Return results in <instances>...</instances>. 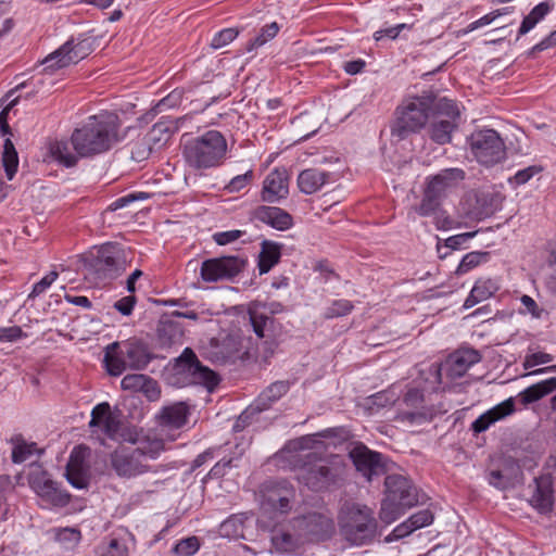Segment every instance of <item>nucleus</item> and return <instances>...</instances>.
<instances>
[{"label":"nucleus","mask_w":556,"mask_h":556,"mask_svg":"<svg viewBox=\"0 0 556 556\" xmlns=\"http://www.w3.org/2000/svg\"><path fill=\"white\" fill-rule=\"evenodd\" d=\"M118 117L112 113L89 116L87 122L76 128L71 142L77 155L88 157L110 150L118 140Z\"/></svg>","instance_id":"nucleus-1"},{"label":"nucleus","mask_w":556,"mask_h":556,"mask_svg":"<svg viewBox=\"0 0 556 556\" xmlns=\"http://www.w3.org/2000/svg\"><path fill=\"white\" fill-rule=\"evenodd\" d=\"M181 143L186 162L195 168L218 166L227 151L226 139L217 130H208L197 138L182 135Z\"/></svg>","instance_id":"nucleus-2"},{"label":"nucleus","mask_w":556,"mask_h":556,"mask_svg":"<svg viewBox=\"0 0 556 556\" xmlns=\"http://www.w3.org/2000/svg\"><path fill=\"white\" fill-rule=\"evenodd\" d=\"M341 534L353 545H364L376 535L377 523L371 509L356 503H344L338 515Z\"/></svg>","instance_id":"nucleus-3"},{"label":"nucleus","mask_w":556,"mask_h":556,"mask_svg":"<svg viewBox=\"0 0 556 556\" xmlns=\"http://www.w3.org/2000/svg\"><path fill=\"white\" fill-rule=\"evenodd\" d=\"M386 497L381 503L380 519L386 523L395 521L406 509L418 503L416 489L402 476L386 478Z\"/></svg>","instance_id":"nucleus-4"},{"label":"nucleus","mask_w":556,"mask_h":556,"mask_svg":"<svg viewBox=\"0 0 556 556\" xmlns=\"http://www.w3.org/2000/svg\"><path fill=\"white\" fill-rule=\"evenodd\" d=\"M428 103L424 99L404 100L396 110V119L391 127L392 136L401 140L421 129L428 121Z\"/></svg>","instance_id":"nucleus-5"},{"label":"nucleus","mask_w":556,"mask_h":556,"mask_svg":"<svg viewBox=\"0 0 556 556\" xmlns=\"http://www.w3.org/2000/svg\"><path fill=\"white\" fill-rule=\"evenodd\" d=\"M343 465L338 456L308 462L300 468L298 479L314 491L328 488L341 477Z\"/></svg>","instance_id":"nucleus-6"},{"label":"nucleus","mask_w":556,"mask_h":556,"mask_svg":"<svg viewBox=\"0 0 556 556\" xmlns=\"http://www.w3.org/2000/svg\"><path fill=\"white\" fill-rule=\"evenodd\" d=\"M217 383L218 378L215 372L202 366L191 349H185L182 354L176 358V387L203 384L212 389Z\"/></svg>","instance_id":"nucleus-7"},{"label":"nucleus","mask_w":556,"mask_h":556,"mask_svg":"<svg viewBox=\"0 0 556 556\" xmlns=\"http://www.w3.org/2000/svg\"><path fill=\"white\" fill-rule=\"evenodd\" d=\"M473 157L483 165H493L505 157V146L500 135L493 129H481L468 139Z\"/></svg>","instance_id":"nucleus-8"},{"label":"nucleus","mask_w":556,"mask_h":556,"mask_svg":"<svg viewBox=\"0 0 556 556\" xmlns=\"http://www.w3.org/2000/svg\"><path fill=\"white\" fill-rule=\"evenodd\" d=\"M460 110L458 104L450 99H442L438 110L428 126L431 140L438 144H446L452 140V134L458 126Z\"/></svg>","instance_id":"nucleus-9"},{"label":"nucleus","mask_w":556,"mask_h":556,"mask_svg":"<svg viewBox=\"0 0 556 556\" xmlns=\"http://www.w3.org/2000/svg\"><path fill=\"white\" fill-rule=\"evenodd\" d=\"M296 500L294 486L287 481L273 482L263 491L261 509L270 518L288 514Z\"/></svg>","instance_id":"nucleus-10"},{"label":"nucleus","mask_w":556,"mask_h":556,"mask_svg":"<svg viewBox=\"0 0 556 556\" xmlns=\"http://www.w3.org/2000/svg\"><path fill=\"white\" fill-rule=\"evenodd\" d=\"M30 489L39 496L46 507H64L71 501V495L62 490L58 482L53 481L46 470L40 467L28 475Z\"/></svg>","instance_id":"nucleus-11"},{"label":"nucleus","mask_w":556,"mask_h":556,"mask_svg":"<svg viewBox=\"0 0 556 556\" xmlns=\"http://www.w3.org/2000/svg\"><path fill=\"white\" fill-rule=\"evenodd\" d=\"M245 261L238 256L210 258L202 263L201 277L204 281L230 280L244 268Z\"/></svg>","instance_id":"nucleus-12"},{"label":"nucleus","mask_w":556,"mask_h":556,"mask_svg":"<svg viewBox=\"0 0 556 556\" xmlns=\"http://www.w3.org/2000/svg\"><path fill=\"white\" fill-rule=\"evenodd\" d=\"M111 467L117 476L130 478L148 470L141 454L135 448L119 447L110 455Z\"/></svg>","instance_id":"nucleus-13"},{"label":"nucleus","mask_w":556,"mask_h":556,"mask_svg":"<svg viewBox=\"0 0 556 556\" xmlns=\"http://www.w3.org/2000/svg\"><path fill=\"white\" fill-rule=\"evenodd\" d=\"M481 359L480 353L473 349H459L448 355L445 362L438 366L440 369V384L442 383V372L450 378L456 379L464 376L468 369Z\"/></svg>","instance_id":"nucleus-14"},{"label":"nucleus","mask_w":556,"mask_h":556,"mask_svg":"<svg viewBox=\"0 0 556 556\" xmlns=\"http://www.w3.org/2000/svg\"><path fill=\"white\" fill-rule=\"evenodd\" d=\"M350 457L356 469L368 480L384 473V465L379 453L372 452L365 445H356L350 452Z\"/></svg>","instance_id":"nucleus-15"},{"label":"nucleus","mask_w":556,"mask_h":556,"mask_svg":"<svg viewBox=\"0 0 556 556\" xmlns=\"http://www.w3.org/2000/svg\"><path fill=\"white\" fill-rule=\"evenodd\" d=\"M294 528H299L305 534L306 542L320 540L327 536L333 529L332 520L325 515L313 513L295 518Z\"/></svg>","instance_id":"nucleus-16"},{"label":"nucleus","mask_w":556,"mask_h":556,"mask_svg":"<svg viewBox=\"0 0 556 556\" xmlns=\"http://www.w3.org/2000/svg\"><path fill=\"white\" fill-rule=\"evenodd\" d=\"M289 390V383L286 381H276L267 387L239 417L238 422H248L255 413L263 412L270 407L273 403L283 396Z\"/></svg>","instance_id":"nucleus-17"},{"label":"nucleus","mask_w":556,"mask_h":556,"mask_svg":"<svg viewBox=\"0 0 556 556\" xmlns=\"http://www.w3.org/2000/svg\"><path fill=\"white\" fill-rule=\"evenodd\" d=\"M89 428L92 430L98 428L108 438L116 439L121 421L118 416L112 412L110 404L102 402L92 408Z\"/></svg>","instance_id":"nucleus-18"},{"label":"nucleus","mask_w":556,"mask_h":556,"mask_svg":"<svg viewBox=\"0 0 556 556\" xmlns=\"http://www.w3.org/2000/svg\"><path fill=\"white\" fill-rule=\"evenodd\" d=\"M90 51V43L88 41L81 40L75 43L74 40H68L50 54L46 62L55 60V65L62 68L84 60L89 55Z\"/></svg>","instance_id":"nucleus-19"},{"label":"nucleus","mask_w":556,"mask_h":556,"mask_svg":"<svg viewBox=\"0 0 556 556\" xmlns=\"http://www.w3.org/2000/svg\"><path fill=\"white\" fill-rule=\"evenodd\" d=\"M289 193V175L286 168L273 169L264 179L262 199L275 203Z\"/></svg>","instance_id":"nucleus-20"},{"label":"nucleus","mask_w":556,"mask_h":556,"mask_svg":"<svg viewBox=\"0 0 556 556\" xmlns=\"http://www.w3.org/2000/svg\"><path fill=\"white\" fill-rule=\"evenodd\" d=\"M421 377L424 379L422 388L420 390L417 388L410 389L405 394L404 402L407 406H419L424 402L426 393H432L440 389V369L435 364L421 370Z\"/></svg>","instance_id":"nucleus-21"},{"label":"nucleus","mask_w":556,"mask_h":556,"mask_svg":"<svg viewBox=\"0 0 556 556\" xmlns=\"http://www.w3.org/2000/svg\"><path fill=\"white\" fill-rule=\"evenodd\" d=\"M271 543L277 553L281 555H294L307 542L305 534H303L299 528H294V521H292L290 530L281 531L273 535Z\"/></svg>","instance_id":"nucleus-22"},{"label":"nucleus","mask_w":556,"mask_h":556,"mask_svg":"<svg viewBox=\"0 0 556 556\" xmlns=\"http://www.w3.org/2000/svg\"><path fill=\"white\" fill-rule=\"evenodd\" d=\"M121 354L125 357L129 369H144L152 359L146 343L139 340H129L121 346Z\"/></svg>","instance_id":"nucleus-23"},{"label":"nucleus","mask_w":556,"mask_h":556,"mask_svg":"<svg viewBox=\"0 0 556 556\" xmlns=\"http://www.w3.org/2000/svg\"><path fill=\"white\" fill-rule=\"evenodd\" d=\"M515 412V402L511 397L503 401L502 403L490 408L480 415L471 425V429L476 433H481L488 430L495 422L504 419Z\"/></svg>","instance_id":"nucleus-24"},{"label":"nucleus","mask_w":556,"mask_h":556,"mask_svg":"<svg viewBox=\"0 0 556 556\" xmlns=\"http://www.w3.org/2000/svg\"><path fill=\"white\" fill-rule=\"evenodd\" d=\"M433 514L430 509H422L412 515L407 520L396 526L386 538V541L392 542L407 536L412 532L430 526L433 522Z\"/></svg>","instance_id":"nucleus-25"},{"label":"nucleus","mask_w":556,"mask_h":556,"mask_svg":"<svg viewBox=\"0 0 556 556\" xmlns=\"http://www.w3.org/2000/svg\"><path fill=\"white\" fill-rule=\"evenodd\" d=\"M464 179V172L459 168H446L431 177L426 188H431L433 195L442 200L460 180Z\"/></svg>","instance_id":"nucleus-26"},{"label":"nucleus","mask_w":556,"mask_h":556,"mask_svg":"<svg viewBox=\"0 0 556 556\" xmlns=\"http://www.w3.org/2000/svg\"><path fill=\"white\" fill-rule=\"evenodd\" d=\"M500 289V282L497 279L493 278H480L478 279L472 289L470 290L469 295L464 302L465 308H470L476 304L488 300L491 298L497 290Z\"/></svg>","instance_id":"nucleus-27"},{"label":"nucleus","mask_w":556,"mask_h":556,"mask_svg":"<svg viewBox=\"0 0 556 556\" xmlns=\"http://www.w3.org/2000/svg\"><path fill=\"white\" fill-rule=\"evenodd\" d=\"M329 179V174L316 168H308L299 174L298 186L303 193L313 194L320 190Z\"/></svg>","instance_id":"nucleus-28"},{"label":"nucleus","mask_w":556,"mask_h":556,"mask_svg":"<svg viewBox=\"0 0 556 556\" xmlns=\"http://www.w3.org/2000/svg\"><path fill=\"white\" fill-rule=\"evenodd\" d=\"M247 353V340L236 334L227 336L217 352L223 362H235L242 358Z\"/></svg>","instance_id":"nucleus-29"},{"label":"nucleus","mask_w":556,"mask_h":556,"mask_svg":"<svg viewBox=\"0 0 556 556\" xmlns=\"http://www.w3.org/2000/svg\"><path fill=\"white\" fill-rule=\"evenodd\" d=\"M247 311L254 333L261 339L265 338L266 331L273 324V319L266 314L265 306L261 302L254 301L248 304Z\"/></svg>","instance_id":"nucleus-30"},{"label":"nucleus","mask_w":556,"mask_h":556,"mask_svg":"<svg viewBox=\"0 0 556 556\" xmlns=\"http://www.w3.org/2000/svg\"><path fill=\"white\" fill-rule=\"evenodd\" d=\"M281 257V245L273 241H263L258 254V271L261 275L267 274Z\"/></svg>","instance_id":"nucleus-31"},{"label":"nucleus","mask_w":556,"mask_h":556,"mask_svg":"<svg viewBox=\"0 0 556 556\" xmlns=\"http://www.w3.org/2000/svg\"><path fill=\"white\" fill-rule=\"evenodd\" d=\"M257 216L264 223L279 230H286L292 225L291 216L279 207L262 206L257 211Z\"/></svg>","instance_id":"nucleus-32"},{"label":"nucleus","mask_w":556,"mask_h":556,"mask_svg":"<svg viewBox=\"0 0 556 556\" xmlns=\"http://www.w3.org/2000/svg\"><path fill=\"white\" fill-rule=\"evenodd\" d=\"M93 267L103 278H112L117 274L118 260L110 247L100 249L94 260Z\"/></svg>","instance_id":"nucleus-33"},{"label":"nucleus","mask_w":556,"mask_h":556,"mask_svg":"<svg viewBox=\"0 0 556 556\" xmlns=\"http://www.w3.org/2000/svg\"><path fill=\"white\" fill-rule=\"evenodd\" d=\"M174 135V121L170 116H163L156 122L148 134V140L157 148L166 144Z\"/></svg>","instance_id":"nucleus-34"},{"label":"nucleus","mask_w":556,"mask_h":556,"mask_svg":"<svg viewBox=\"0 0 556 556\" xmlns=\"http://www.w3.org/2000/svg\"><path fill=\"white\" fill-rule=\"evenodd\" d=\"M535 491L530 500L531 505L541 513L549 511L553 505V490L547 480H535Z\"/></svg>","instance_id":"nucleus-35"},{"label":"nucleus","mask_w":556,"mask_h":556,"mask_svg":"<svg viewBox=\"0 0 556 556\" xmlns=\"http://www.w3.org/2000/svg\"><path fill=\"white\" fill-rule=\"evenodd\" d=\"M65 476L68 483L76 489H84L89 483L88 476L83 466V460L78 458L76 450L71 454Z\"/></svg>","instance_id":"nucleus-36"},{"label":"nucleus","mask_w":556,"mask_h":556,"mask_svg":"<svg viewBox=\"0 0 556 556\" xmlns=\"http://www.w3.org/2000/svg\"><path fill=\"white\" fill-rule=\"evenodd\" d=\"M553 10V4L547 1L536 4L530 13L522 20L518 30V37L532 30L545 16Z\"/></svg>","instance_id":"nucleus-37"},{"label":"nucleus","mask_w":556,"mask_h":556,"mask_svg":"<svg viewBox=\"0 0 556 556\" xmlns=\"http://www.w3.org/2000/svg\"><path fill=\"white\" fill-rule=\"evenodd\" d=\"M555 390L556 378L552 377L528 387L522 392H520L519 396L521 397L523 403L528 404L539 401L540 399L552 393Z\"/></svg>","instance_id":"nucleus-38"},{"label":"nucleus","mask_w":556,"mask_h":556,"mask_svg":"<svg viewBox=\"0 0 556 556\" xmlns=\"http://www.w3.org/2000/svg\"><path fill=\"white\" fill-rule=\"evenodd\" d=\"M119 348L118 342H114L106 348V352L104 355V366L109 375L117 377L121 376L127 368V363L125 357L121 354L115 353Z\"/></svg>","instance_id":"nucleus-39"},{"label":"nucleus","mask_w":556,"mask_h":556,"mask_svg":"<svg viewBox=\"0 0 556 556\" xmlns=\"http://www.w3.org/2000/svg\"><path fill=\"white\" fill-rule=\"evenodd\" d=\"M156 342L160 348H170L174 343V313L163 314L156 326Z\"/></svg>","instance_id":"nucleus-40"},{"label":"nucleus","mask_w":556,"mask_h":556,"mask_svg":"<svg viewBox=\"0 0 556 556\" xmlns=\"http://www.w3.org/2000/svg\"><path fill=\"white\" fill-rule=\"evenodd\" d=\"M135 450L140 452L141 458L144 462L146 459L157 458L165 450V446L162 439L147 435L144 439L139 441V445L135 447Z\"/></svg>","instance_id":"nucleus-41"},{"label":"nucleus","mask_w":556,"mask_h":556,"mask_svg":"<svg viewBox=\"0 0 556 556\" xmlns=\"http://www.w3.org/2000/svg\"><path fill=\"white\" fill-rule=\"evenodd\" d=\"M2 165L7 178L12 180L18 167V155L10 138H7L3 142Z\"/></svg>","instance_id":"nucleus-42"},{"label":"nucleus","mask_w":556,"mask_h":556,"mask_svg":"<svg viewBox=\"0 0 556 556\" xmlns=\"http://www.w3.org/2000/svg\"><path fill=\"white\" fill-rule=\"evenodd\" d=\"M11 442L14 444L11 456L14 464L24 463L37 451L36 443H27L21 435L12 438Z\"/></svg>","instance_id":"nucleus-43"},{"label":"nucleus","mask_w":556,"mask_h":556,"mask_svg":"<svg viewBox=\"0 0 556 556\" xmlns=\"http://www.w3.org/2000/svg\"><path fill=\"white\" fill-rule=\"evenodd\" d=\"M490 253L482 251H472L467 253L458 264L456 268L457 275H465L470 270L475 269L481 264H484L489 261Z\"/></svg>","instance_id":"nucleus-44"},{"label":"nucleus","mask_w":556,"mask_h":556,"mask_svg":"<svg viewBox=\"0 0 556 556\" xmlns=\"http://www.w3.org/2000/svg\"><path fill=\"white\" fill-rule=\"evenodd\" d=\"M51 154L60 164L72 167L76 165L78 156L72 153L70 146L65 141H55L50 148Z\"/></svg>","instance_id":"nucleus-45"},{"label":"nucleus","mask_w":556,"mask_h":556,"mask_svg":"<svg viewBox=\"0 0 556 556\" xmlns=\"http://www.w3.org/2000/svg\"><path fill=\"white\" fill-rule=\"evenodd\" d=\"M195 422L194 407L186 402L176 403V430L189 429L194 426Z\"/></svg>","instance_id":"nucleus-46"},{"label":"nucleus","mask_w":556,"mask_h":556,"mask_svg":"<svg viewBox=\"0 0 556 556\" xmlns=\"http://www.w3.org/2000/svg\"><path fill=\"white\" fill-rule=\"evenodd\" d=\"M432 190V187L426 188L421 203L417 207H415V211L420 216H432L437 214L438 211L441 208V200L433 195Z\"/></svg>","instance_id":"nucleus-47"},{"label":"nucleus","mask_w":556,"mask_h":556,"mask_svg":"<svg viewBox=\"0 0 556 556\" xmlns=\"http://www.w3.org/2000/svg\"><path fill=\"white\" fill-rule=\"evenodd\" d=\"M278 31H279V26L276 22H273V23L264 26L261 29V33L255 38L250 40V42L247 46V50L252 51L254 49H257V48L264 46L266 42H268L269 40L275 38L276 35L278 34Z\"/></svg>","instance_id":"nucleus-48"},{"label":"nucleus","mask_w":556,"mask_h":556,"mask_svg":"<svg viewBox=\"0 0 556 556\" xmlns=\"http://www.w3.org/2000/svg\"><path fill=\"white\" fill-rule=\"evenodd\" d=\"M399 397L397 392L395 389H390L386 391L378 392L370 397L367 399V405L369 408L374 409L375 407L377 409L392 405L396 402Z\"/></svg>","instance_id":"nucleus-49"},{"label":"nucleus","mask_w":556,"mask_h":556,"mask_svg":"<svg viewBox=\"0 0 556 556\" xmlns=\"http://www.w3.org/2000/svg\"><path fill=\"white\" fill-rule=\"evenodd\" d=\"M242 533L243 523L238 517L232 516L223 521L219 526V534L223 538H227L229 540L238 539L242 536Z\"/></svg>","instance_id":"nucleus-50"},{"label":"nucleus","mask_w":556,"mask_h":556,"mask_svg":"<svg viewBox=\"0 0 556 556\" xmlns=\"http://www.w3.org/2000/svg\"><path fill=\"white\" fill-rule=\"evenodd\" d=\"M201 547L198 536H188L176 543V556H193Z\"/></svg>","instance_id":"nucleus-51"},{"label":"nucleus","mask_w":556,"mask_h":556,"mask_svg":"<svg viewBox=\"0 0 556 556\" xmlns=\"http://www.w3.org/2000/svg\"><path fill=\"white\" fill-rule=\"evenodd\" d=\"M148 138H141L130 144V155L136 162H142L149 157L152 148Z\"/></svg>","instance_id":"nucleus-52"},{"label":"nucleus","mask_w":556,"mask_h":556,"mask_svg":"<svg viewBox=\"0 0 556 556\" xmlns=\"http://www.w3.org/2000/svg\"><path fill=\"white\" fill-rule=\"evenodd\" d=\"M148 378L149 376L143 374H129L122 379L121 387L125 391L140 392Z\"/></svg>","instance_id":"nucleus-53"},{"label":"nucleus","mask_w":556,"mask_h":556,"mask_svg":"<svg viewBox=\"0 0 556 556\" xmlns=\"http://www.w3.org/2000/svg\"><path fill=\"white\" fill-rule=\"evenodd\" d=\"M238 35L239 30L236 28H224L213 36L211 47L213 49H220L232 42Z\"/></svg>","instance_id":"nucleus-54"},{"label":"nucleus","mask_w":556,"mask_h":556,"mask_svg":"<svg viewBox=\"0 0 556 556\" xmlns=\"http://www.w3.org/2000/svg\"><path fill=\"white\" fill-rule=\"evenodd\" d=\"M353 304L349 300H336L329 305L325 315L328 318L341 317L351 313Z\"/></svg>","instance_id":"nucleus-55"},{"label":"nucleus","mask_w":556,"mask_h":556,"mask_svg":"<svg viewBox=\"0 0 556 556\" xmlns=\"http://www.w3.org/2000/svg\"><path fill=\"white\" fill-rule=\"evenodd\" d=\"M99 556H128V547L121 540L111 539L108 545L101 547Z\"/></svg>","instance_id":"nucleus-56"},{"label":"nucleus","mask_w":556,"mask_h":556,"mask_svg":"<svg viewBox=\"0 0 556 556\" xmlns=\"http://www.w3.org/2000/svg\"><path fill=\"white\" fill-rule=\"evenodd\" d=\"M315 442L314 435L302 437L300 439L290 441L286 447L282 450L281 454L288 453H303L306 450L311 448L313 443Z\"/></svg>","instance_id":"nucleus-57"},{"label":"nucleus","mask_w":556,"mask_h":556,"mask_svg":"<svg viewBox=\"0 0 556 556\" xmlns=\"http://www.w3.org/2000/svg\"><path fill=\"white\" fill-rule=\"evenodd\" d=\"M253 179V170L235 176L226 186L225 190L229 193L239 192L244 189Z\"/></svg>","instance_id":"nucleus-58"},{"label":"nucleus","mask_w":556,"mask_h":556,"mask_svg":"<svg viewBox=\"0 0 556 556\" xmlns=\"http://www.w3.org/2000/svg\"><path fill=\"white\" fill-rule=\"evenodd\" d=\"M553 359L554 357L551 354L542 351L529 353L523 359V367L525 369H532L535 366L548 364Z\"/></svg>","instance_id":"nucleus-59"},{"label":"nucleus","mask_w":556,"mask_h":556,"mask_svg":"<svg viewBox=\"0 0 556 556\" xmlns=\"http://www.w3.org/2000/svg\"><path fill=\"white\" fill-rule=\"evenodd\" d=\"M150 197L149 193L147 192H132V193H128L124 197H121L118 199H116L114 202H112L109 206V210L110 211H117L122 207H125L127 205H129L130 203L135 202V201H139V200H146Z\"/></svg>","instance_id":"nucleus-60"},{"label":"nucleus","mask_w":556,"mask_h":556,"mask_svg":"<svg viewBox=\"0 0 556 556\" xmlns=\"http://www.w3.org/2000/svg\"><path fill=\"white\" fill-rule=\"evenodd\" d=\"M59 277L55 270L47 274L41 280L34 285L31 292L28 294V299H35L42 294Z\"/></svg>","instance_id":"nucleus-61"},{"label":"nucleus","mask_w":556,"mask_h":556,"mask_svg":"<svg viewBox=\"0 0 556 556\" xmlns=\"http://www.w3.org/2000/svg\"><path fill=\"white\" fill-rule=\"evenodd\" d=\"M244 233L245 231L239 229L218 231L213 235V240L218 245H227L240 239Z\"/></svg>","instance_id":"nucleus-62"},{"label":"nucleus","mask_w":556,"mask_h":556,"mask_svg":"<svg viewBox=\"0 0 556 556\" xmlns=\"http://www.w3.org/2000/svg\"><path fill=\"white\" fill-rule=\"evenodd\" d=\"M520 302L522 304V308L519 309L520 314H529L536 319L541 318L543 309L539 307L536 302L530 295L523 294L520 298Z\"/></svg>","instance_id":"nucleus-63"},{"label":"nucleus","mask_w":556,"mask_h":556,"mask_svg":"<svg viewBox=\"0 0 556 556\" xmlns=\"http://www.w3.org/2000/svg\"><path fill=\"white\" fill-rule=\"evenodd\" d=\"M541 172L539 166H529L527 168L518 170L513 178L509 179L510 184L515 186H521L528 182L535 174Z\"/></svg>","instance_id":"nucleus-64"}]
</instances>
